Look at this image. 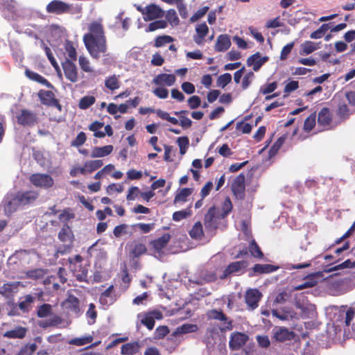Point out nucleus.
<instances>
[{"mask_svg":"<svg viewBox=\"0 0 355 355\" xmlns=\"http://www.w3.org/2000/svg\"><path fill=\"white\" fill-rule=\"evenodd\" d=\"M171 237L170 234L165 233L161 237L151 241V245L157 252H160L166 246L171 239Z\"/></svg>","mask_w":355,"mask_h":355,"instance_id":"nucleus-31","label":"nucleus"},{"mask_svg":"<svg viewBox=\"0 0 355 355\" xmlns=\"http://www.w3.org/2000/svg\"><path fill=\"white\" fill-rule=\"evenodd\" d=\"M274 337L277 341L284 342L292 340L294 334L286 327H280L275 331Z\"/></svg>","mask_w":355,"mask_h":355,"instance_id":"nucleus-28","label":"nucleus"},{"mask_svg":"<svg viewBox=\"0 0 355 355\" xmlns=\"http://www.w3.org/2000/svg\"><path fill=\"white\" fill-rule=\"evenodd\" d=\"M268 60V57H261L260 53L257 52L247 59V64L250 67L252 66L253 70L257 71Z\"/></svg>","mask_w":355,"mask_h":355,"instance_id":"nucleus-20","label":"nucleus"},{"mask_svg":"<svg viewBox=\"0 0 355 355\" xmlns=\"http://www.w3.org/2000/svg\"><path fill=\"white\" fill-rule=\"evenodd\" d=\"M6 213L10 214L15 212L19 207H21L17 193L8 194L3 201Z\"/></svg>","mask_w":355,"mask_h":355,"instance_id":"nucleus-14","label":"nucleus"},{"mask_svg":"<svg viewBox=\"0 0 355 355\" xmlns=\"http://www.w3.org/2000/svg\"><path fill=\"white\" fill-rule=\"evenodd\" d=\"M46 273V271L42 268H37L28 270L26 272L27 277L33 279H42Z\"/></svg>","mask_w":355,"mask_h":355,"instance_id":"nucleus-58","label":"nucleus"},{"mask_svg":"<svg viewBox=\"0 0 355 355\" xmlns=\"http://www.w3.org/2000/svg\"><path fill=\"white\" fill-rule=\"evenodd\" d=\"M70 270L73 272L77 281L80 282H87V278L88 270L85 266H83L82 264H79L73 267L71 266Z\"/></svg>","mask_w":355,"mask_h":355,"instance_id":"nucleus-26","label":"nucleus"},{"mask_svg":"<svg viewBox=\"0 0 355 355\" xmlns=\"http://www.w3.org/2000/svg\"><path fill=\"white\" fill-rule=\"evenodd\" d=\"M166 22L169 23L172 26H177L180 24V20L177 12L174 9H169L166 11L165 15Z\"/></svg>","mask_w":355,"mask_h":355,"instance_id":"nucleus-45","label":"nucleus"},{"mask_svg":"<svg viewBox=\"0 0 355 355\" xmlns=\"http://www.w3.org/2000/svg\"><path fill=\"white\" fill-rule=\"evenodd\" d=\"M64 50L71 61L77 60V52L71 41L67 40L64 43Z\"/></svg>","mask_w":355,"mask_h":355,"instance_id":"nucleus-44","label":"nucleus"},{"mask_svg":"<svg viewBox=\"0 0 355 355\" xmlns=\"http://www.w3.org/2000/svg\"><path fill=\"white\" fill-rule=\"evenodd\" d=\"M207 317L209 320H214L222 322L220 327L221 332L230 331L233 328L232 320H230L222 310L211 309L207 312Z\"/></svg>","mask_w":355,"mask_h":355,"instance_id":"nucleus-6","label":"nucleus"},{"mask_svg":"<svg viewBox=\"0 0 355 355\" xmlns=\"http://www.w3.org/2000/svg\"><path fill=\"white\" fill-rule=\"evenodd\" d=\"M41 103L49 107H55L59 112H62V106L59 100L55 98V94L50 90H40L38 93Z\"/></svg>","mask_w":355,"mask_h":355,"instance_id":"nucleus-10","label":"nucleus"},{"mask_svg":"<svg viewBox=\"0 0 355 355\" xmlns=\"http://www.w3.org/2000/svg\"><path fill=\"white\" fill-rule=\"evenodd\" d=\"M193 191V188H182L178 190L173 199V205H177L180 202H186L188 198L192 194Z\"/></svg>","mask_w":355,"mask_h":355,"instance_id":"nucleus-27","label":"nucleus"},{"mask_svg":"<svg viewBox=\"0 0 355 355\" xmlns=\"http://www.w3.org/2000/svg\"><path fill=\"white\" fill-rule=\"evenodd\" d=\"M262 296V293L257 288L248 289L245 294V302L248 309L251 311L256 309Z\"/></svg>","mask_w":355,"mask_h":355,"instance_id":"nucleus-11","label":"nucleus"},{"mask_svg":"<svg viewBox=\"0 0 355 355\" xmlns=\"http://www.w3.org/2000/svg\"><path fill=\"white\" fill-rule=\"evenodd\" d=\"M75 218V214L71 208H65L62 212L58 216V219L64 224L67 223Z\"/></svg>","mask_w":355,"mask_h":355,"instance_id":"nucleus-49","label":"nucleus"},{"mask_svg":"<svg viewBox=\"0 0 355 355\" xmlns=\"http://www.w3.org/2000/svg\"><path fill=\"white\" fill-rule=\"evenodd\" d=\"M62 67L64 76L67 80L71 83H76L78 81V69L73 61H71L67 58L64 62L62 63Z\"/></svg>","mask_w":355,"mask_h":355,"instance_id":"nucleus-16","label":"nucleus"},{"mask_svg":"<svg viewBox=\"0 0 355 355\" xmlns=\"http://www.w3.org/2000/svg\"><path fill=\"white\" fill-rule=\"evenodd\" d=\"M167 22L164 20H156L148 24L146 31L153 32L157 29H164L167 27Z\"/></svg>","mask_w":355,"mask_h":355,"instance_id":"nucleus-51","label":"nucleus"},{"mask_svg":"<svg viewBox=\"0 0 355 355\" xmlns=\"http://www.w3.org/2000/svg\"><path fill=\"white\" fill-rule=\"evenodd\" d=\"M79 65L80 69L85 71V72H92L93 69L90 66V62L89 60L84 57V56H80L78 59Z\"/></svg>","mask_w":355,"mask_h":355,"instance_id":"nucleus-62","label":"nucleus"},{"mask_svg":"<svg viewBox=\"0 0 355 355\" xmlns=\"http://www.w3.org/2000/svg\"><path fill=\"white\" fill-rule=\"evenodd\" d=\"M96 98L93 96H85L80 98L78 107L81 110H86L94 104Z\"/></svg>","mask_w":355,"mask_h":355,"instance_id":"nucleus-48","label":"nucleus"},{"mask_svg":"<svg viewBox=\"0 0 355 355\" xmlns=\"http://www.w3.org/2000/svg\"><path fill=\"white\" fill-rule=\"evenodd\" d=\"M248 250L252 257L259 259H263L264 254L254 239L250 242Z\"/></svg>","mask_w":355,"mask_h":355,"instance_id":"nucleus-40","label":"nucleus"},{"mask_svg":"<svg viewBox=\"0 0 355 355\" xmlns=\"http://www.w3.org/2000/svg\"><path fill=\"white\" fill-rule=\"evenodd\" d=\"M105 85L109 89L113 91L120 87V83L116 76L108 77L105 81Z\"/></svg>","mask_w":355,"mask_h":355,"instance_id":"nucleus-54","label":"nucleus"},{"mask_svg":"<svg viewBox=\"0 0 355 355\" xmlns=\"http://www.w3.org/2000/svg\"><path fill=\"white\" fill-rule=\"evenodd\" d=\"M67 308L70 311L78 313L80 312V301L78 298L73 295H69L65 301Z\"/></svg>","mask_w":355,"mask_h":355,"instance_id":"nucleus-37","label":"nucleus"},{"mask_svg":"<svg viewBox=\"0 0 355 355\" xmlns=\"http://www.w3.org/2000/svg\"><path fill=\"white\" fill-rule=\"evenodd\" d=\"M232 209L233 205L231 199L230 197L227 196L221 205V213L220 214V218H225L232 211Z\"/></svg>","mask_w":355,"mask_h":355,"instance_id":"nucleus-46","label":"nucleus"},{"mask_svg":"<svg viewBox=\"0 0 355 355\" xmlns=\"http://www.w3.org/2000/svg\"><path fill=\"white\" fill-rule=\"evenodd\" d=\"M232 81V76L229 73L220 75L217 79V85L221 88H225Z\"/></svg>","mask_w":355,"mask_h":355,"instance_id":"nucleus-59","label":"nucleus"},{"mask_svg":"<svg viewBox=\"0 0 355 355\" xmlns=\"http://www.w3.org/2000/svg\"><path fill=\"white\" fill-rule=\"evenodd\" d=\"M231 46L230 37L225 35H220L215 44V51L217 52H224L227 51Z\"/></svg>","mask_w":355,"mask_h":355,"instance_id":"nucleus-25","label":"nucleus"},{"mask_svg":"<svg viewBox=\"0 0 355 355\" xmlns=\"http://www.w3.org/2000/svg\"><path fill=\"white\" fill-rule=\"evenodd\" d=\"M86 316L89 319V324H93L95 323L97 318V311H96V306L94 304L90 303L89 304V309L86 312Z\"/></svg>","mask_w":355,"mask_h":355,"instance_id":"nucleus-52","label":"nucleus"},{"mask_svg":"<svg viewBox=\"0 0 355 355\" xmlns=\"http://www.w3.org/2000/svg\"><path fill=\"white\" fill-rule=\"evenodd\" d=\"M35 297L31 295L24 296V300L19 302L18 306L24 313H27L31 309V304L34 302Z\"/></svg>","mask_w":355,"mask_h":355,"instance_id":"nucleus-43","label":"nucleus"},{"mask_svg":"<svg viewBox=\"0 0 355 355\" xmlns=\"http://www.w3.org/2000/svg\"><path fill=\"white\" fill-rule=\"evenodd\" d=\"M329 26L328 24H323L321 26L314 32H313L310 37L312 39H320L322 38L326 32L329 30Z\"/></svg>","mask_w":355,"mask_h":355,"instance_id":"nucleus-57","label":"nucleus"},{"mask_svg":"<svg viewBox=\"0 0 355 355\" xmlns=\"http://www.w3.org/2000/svg\"><path fill=\"white\" fill-rule=\"evenodd\" d=\"M17 288V284L11 282L4 284L0 288V294L6 297H10L13 295L15 290Z\"/></svg>","mask_w":355,"mask_h":355,"instance_id":"nucleus-42","label":"nucleus"},{"mask_svg":"<svg viewBox=\"0 0 355 355\" xmlns=\"http://www.w3.org/2000/svg\"><path fill=\"white\" fill-rule=\"evenodd\" d=\"M272 315L281 320H288L290 318H293L295 315V313L292 309L286 308L282 309L281 311L273 309L272 310Z\"/></svg>","mask_w":355,"mask_h":355,"instance_id":"nucleus-33","label":"nucleus"},{"mask_svg":"<svg viewBox=\"0 0 355 355\" xmlns=\"http://www.w3.org/2000/svg\"><path fill=\"white\" fill-rule=\"evenodd\" d=\"M155 224L152 223H136L132 225V227H138L144 234H147L155 228Z\"/></svg>","mask_w":355,"mask_h":355,"instance_id":"nucleus-60","label":"nucleus"},{"mask_svg":"<svg viewBox=\"0 0 355 355\" xmlns=\"http://www.w3.org/2000/svg\"><path fill=\"white\" fill-rule=\"evenodd\" d=\"M333 114L329 107H322L318 114V125L324 130H330L333 128Z\"/></svg>","mask_w":355,"mask_h":355,"instance_id":"nucleus-13","label":"nucleus"},{"mask_svg":"<svg viewBox=\"0 0 355 355\" xmlns=\"http://www.w3.org/2000/svg\"><path fill=\"white\" fill-rule=\"evenodd\" d=\"M147 251L146 247L144 244L134 241L132 244V248L130 254L132 257L137 258L144 254Z\"/></svg>","mask_w":355,"mask_h":355,"instance_id":"nucleus-36","label":"nucleus"},{"mask_svg":"<svg viewBox=\"0 0 355 355\" xmlns=\"http://www.w3.org/2000/svg\"><path fill=\"white\" fill-rule=\"evenodd\" d=\"M37 349L35 343L26 345L17 355H32Z\"/></svg>","mask_w":355,"mask_h":355,"instance_id":"nucleus-64","label":"nucleus"},{"mask_svg":"<svg viewBox=\"0 0 355 355\" xmlns=\"http://www.w3.org/2000/svg\"><path fill=\"white\" fill-rule=\"evenodd\" d=\"M28 180L36 188L43 189H49L54 184L53 178L47 173H33L29 176Z\"/></svg>","mask_w":355,"mask_h":355,"instance_id":"nucleus-7","label":"nucleus"},{"mask_svg":"<svg viewBox=\"0 0 355 355\" xmlns=\"http://www.w3.org/2000/svg\"><path fill=\"white\" fill-rule=\"evenodd\" d=\"M25 74L26 77H28L29 79L33 81H35L37 83H39L46 86L51 85L50 83L44 77L28 69H26Z\"/></svg>","mask_w":355,"mask_h":355,"instance_id":"nucleus-38","label":"nucleus"},{"mask_svg":"<svg viewBox=\"0 0 355 355\" xmlns=\"http://www.w3.org/2000/svg\"><path fill=\"white\" fill-rule=\"evenodd\" d=\"M44 51L46 53V55L48 58V60H49V62H51V65L53 66V67L55 69V70L58 72V73H60V67L58 64V62H56L51 51V49L47 46H44Z\"/></svg>","mask_w":355,"mask_h":355,"instance_id":"nucleus-56","label":"nucleus"},{"mask_svg":"<svg viewBox=\"0 0 355 355\" xmlns=\"http://www.w3.org/2000/svg\"><path fill=\"white\" fill-rule=\"evenodd\" d=\"M315 120H316V113H312L309 116H308L304 123V130L306 132H310L313 130V128L315 125Z\"/></svg>","mask_w":355,"mask_h":355,"instance_id":"nucleus-53","label":"nucleus"},{"mask_svg":"<svg viewBox=\"0 0 355 355\" xmlns=\"http://www.w3.org/2000/svg\"><path fill=\"white\" fill-rule=\"evenodd\" d=\"M196 35L193 36L194 42L201 45L204 43L205 37L209 33V28L205 22L198 24L196 27Z\"/></svg>","mask_w":355,"mask_h":355,"instance_id":"nucleus-22","label":"nucleus"},{"mask_svg":"<svg viewBox=\"0 0 355 355\" xmlns=\"http://www.w3.org/2000/svg\"><path fill=\"white\" fill-rule=\"evenodd\" d=\"M93 340V337L90 335L82 337V338H75L69 341V344L76 345V346H83L86 344L92 343Z\"/></svg>","mask_w":355,"mask_h":355,"instance_id":"nucleus-50","label":"nucleus"},{"mask_svg":"<svg viewBox=\"0 0 355 355\" xmlns=\"http://www.w3.org/2000/svg\"><path fill=\"white\" fill-rule=\"evenodd\" d=\"M318 49L315 44L311 41H306L301 45L300 55H309Z\"/></svg>","mask_w":355,"mask_h":355,"instance_id":"nucleus-47","label":"nucleus"},{"mask_svg":"<svg viewBox=\"0 0 355 355\" xmlns=\"http://www.w3.org/2000/svg\"><path fill=\"white\" fill-rule=\"evenodd\" d=\"M58 237L61 242L67 243V244L59 246L57 252L60 254L69 252L73 247L74 235L68 224L63 225L58 233Z\"/></svg>","mask_w":355,"mask_h":355,"instance_id":"nucleus-3","label":"nucleus"},{"mask_svg":"<svg viewBox=\"0 0 355 355\" xmlns=\"http://www.w3.org/2000/svg\"><path fill=\"white\" fill-rule=\"evenodd\" d=\"M245 176L241 173L237 175L232 181L231 185V190L236 197L239 200H243L245 196Z\"/></svg>","mask_w":355,"mask_h":355,"instance_id":"nucleus-9","label":"nucleus"},{"mask_svg":"<svg viewBox=\"0 0 355 355\" xmlns=\"http://www.w3.org/2000/svg\"><path fill=\"white\" fill-rule=\"evenodd\" d=\"M156 114L162 119L166 120L173 125H178L179 123V121L176 118L170 116L168 112L160 109L156 110Z\"/></svg>","mask_w":355,"mask_h":355,"instance_id":"nucleus-55","label":"nucleus"},{"mask_svg":"<svg viewBox=\"0 0 355 355\" xmlns=\"http://www.w3.org/2000/svg\"><path fill=\"white\" fill-rule=\"evenodd\" d=\"M103 165V162L101 159H94L87 161L85 162L84 166L83 167H76L73 168L70 175L73 177L76 175V170L80 171V173L82 175H85L87 173H92L94 171L100 168Z\"/></svg>","mask_w":355,"mask_h":355,"instance_id":"nucleus-12","label":"nucleus"},{"mask_svg":"<svg viewBox=\"0 0 355 355\" xmlns=\"http://www.w3.org/2000/svg\"><path fill=\"white\" fill-rule=\"evenodd\" d=\"M46 11L48 13L58 15L73 12L71 4L67 3L60 0H53L49 2L46 7Z\"/></svg>","mask_w":355,"mask_h":355,"instance_id":"nucleus-8","label":"nucleus"},{"mask_svg":"<svg viewBox=\"0 0 355 355\" xmlns=\"http://www.w3.org/2000/svg\"><path fill=\"white\" fill-rule=\"evenodd\" d=\"M177 330L180 334H187L196 331L198 327L196 324H184L178 327Z\"/></svg>","mask_w":355,"mask_h":355,"instance_id":"nucleus-63","label":"nucleus"},{"mask_svg":"<svg viewBox=\"0 0 355 355\" xmlns=\"http://www.w3.org/2000/svg\"><path fill=\"white\" fill-rule=\"evenodd\" d=\"M175 80V76L173 74L160 73L154 78L153 82L157 85L172 86Z\"/></svg>","mask_w":355,"mask_h":355,"instance_id":"nucleus-23","label":"nucleus"},{"mask_svg":"<svg viewBox=\"0 0 355 355\" xmlns=\"http://www.w3.org/2000/svg\"><path fill=\"white\" fill-rule=\"evenodd\" d=\"M26 334V329L24 327H17L15 329L6 331L4 336L9 338H23Z\"/></svg>","mask_w":355,"mask_h":355,"instance_id":"nucleus-41","label":"nucleus"},{"mask_svg":"<svg viewBox=\"0 0 355 355\" xmlns=\"http://www.w3.org/2000/svg\"><path fill=\"white\" fill-rule=\"evenodd\" d=\"M52 306L49 304H43L38 306L37 310V316L40 318L51 316L50 318L40 321L38 324L42 329H46L52 327H58L63 322L62 317L58 315H52Z\"/></svg>","mask_w":355,"mask_h":355,"instance_id":"nucleus-2","label":"nucleus"},{"mask_svg":"<svg viewBox=\"0 0 355 355\" xmlns=\"http://www.w3.org/2000/svg\"><path fill=\"white\" fill-rule=\"evenodd\" d=\"M162 318V312L155 310L144 314L141 319V322L149 330H152L155 326V320H161Z\"/></svg>","mask_w":355,"mask_h":355,"instance_id":"nucleus-18","label":"nucleus"},{"mask_svg":"<svg viewBox=\"0 0 355 355\" xmlns=\"http://www.w3.org/2000/svg\"><path fill=\"white\" fill-rule=\"evenodd\" d=\"M173 41V38L169 35H162L158 36L155 40L154 46L157 48L161 47L167 43L172 42Z\"/></svg>","mask_w":355,"mask_h":355,"instance_id":"nucleus-61","label":"nucleus"},{"mask_svg":"<svg viewBox=\"0 0 355 355\" xmlns=\"http://www.w3.org/2000/svg\"><path fill=\"white\" fill-rule=\"evenodd\" d=\"M15 118L17 123L24 127H33L39 122L37 114L27 109L19 110Z\"/></svg>","mask_w":355,"mask_h":355,"instance_id":"nucleus-5","label":"nucleus"},{"mask_svg":"<svg viewBox=\"0 0 355 355\" xmlns=\"http://www.w3.org/2000/svg\"><path fill=\"white\" fill-rule=\"evenodd\" d=\"M192 205H189L185 209L175 211L173 214L172 218L174 221L179 222L191 216L193 214L191 210Z\"/></svg>","mask_w":355,"mask_h":355,"instance_id":"nucleus-39","label":"nucleus"},{"mask_svg":"<svg viewBox=\"0 0 355 355\" xmlns=\"http://www.w3.org/2000/svg\"><path fill=\"white\" fill-rule=\"evenodd\" d=\"M248 339V336L245 333L233 332L230 336L229 342L230 348L232 350H239L245 345Z\"/></svg>","mask_w":355,"mask_h":355,"instance_id":"nucleus-15","label":"nucleus"},{"mask_svg":"<svg viewBox=\"0 0 355 355\" xmlns=\"http://www.w3.org/2000/svg\"><path fill=\"white\" fill-rule=\"evenodd\" d=\"M351 112L345 102H340L336 110V115L341 121H346L351 115Z\"/></svg>","mask_w":355,"mask_h":355,"instance_id":"nucleus-35","label":"nucleus"},{"mask_svg":"<svg viewBox=\"0 0 355 355\" xmlns=\"http://www.w3.org/2000/svg\"><path fill=\"white\" fill-rule=\"evenodd\" d=\"M114 286H110L104 292H103L99 297V302L103 306H110L115 301V296L112 294Z\"/></svg>","mask_w":355,"mask_h":355,"instance_id":"nucleus-24","label":"nucleus"},{"mask_svg":"<svg viewBox=\"0 0 355 355\" xmlns=\"http://www.w3.org/2000/svg\"><path fill=\"white\" fill-rule=\"evenodd\" d=\"M189 236L195 240L200 241L204 237L203 227L200 221L194 223L189 232Z\"/></svg>","mask_w":355,"mask_h":355,"instance_id":"nucleus-34","label":"nucleus"},{"mask_svg":"<svg viewBox=\"0 0 355 355\" xmlns=\"http://www.w3.org/2000/svg\"><path fill=\"white\" fill-rule=\"evenodd\" d=\"M113 150L112 145H107L102 147H94L93 148L91 153V157H103L109 155Z\"/></svg>","mask_w":355,"mask_h":355,"instance_id":"nucleus-30","label":"nucleus"},{"mask_svg":"<svg viewBox=\"0 0 355 355\" xmlns=\"http://www.w3.org/2000/svg\"><path fill=\"white\" fill-rule=\"evenodd\" d=\"M87 29L83 37L84 44L90 55L98 60L107 50L104 26L101 20H96L89 24Z\"/></svg>","mask_w":355,"mask_h":355,"instance_id":"nucleus-1","label":"nucleus"},{"mask_svg":"<svg viewBox=\"0 0 355 355\" xmlns=\"http://www.w3.org/2000/svg\"><path fill=\"white\" fill-rule=\"evenodd\" d=\"M279 268V266H276L271 264H260L256 263L253 268V272L256 274H268L276 271Z\"/></svg>","mask_w":355,"mask_h":355,"instance_id":"nucleus-32","label":"nucleus"},{"mask_svg":"<svg viewBox=\"0 0 355 355\" xmlns=\"http://www.w3.org/2000/svg\"><path fill=\"white\" fill-rule=\"evenodd\" d=\"M247 266V262L245 261H235L230 263L224 270L223 275L220 277L221 279H225L232 273L239 272L242 268Z\"/></svg>","mask_w":355,"mask_h":355,"instance_id":"nucleus-21","label":"nucleus"},{"mask_svg":"<svg viewBox=\"0 0 355 355\" xmlns=\"http://www.w3.org/2000/svg\"><path fill=\"white\" fill-rule=\"evenodd\" d=\"M164 10H162L159 6L151 3L145 7V17L144 21H149L156 19H159L164 17Z\"/></svg>","mask_w":355,"mask_h":355,"instance_id":"nucleus-17","label":"nucleus"},{"mask_svg":"<svg viewBox=\"0 0 355 355\" xmlns=\"http://www.w3.org/2000/svg\"><path fill=\"white\" fill-rule=\"evenodd\" d=\"M220 219L222 218L218 214L217 208L215 206L209 207L205 215L204 224L206 231L210 233L211 236L215 235L216 231L218 228Z\"/></svg>","mask_w":355,"mask_h":355,"instance_id":"nucleus-4","label":"nucleus"},{"mask_svg":"<svg viewBox=\"0 0 355 355\" xmlns=\"http://www.w3.org/2000/svg\"><path fill=\"white\" fill-rule=\"evenodd\" d=\"M140 349V345L138 342L128 343L121 346V354L123 355H134L137 354Z\"/></svg>","mask_w":355,"mask_h":355,"instance_id":"nucleus-29","label":"nucleus"},{"mask_svg":"<svg viewBox=\"0 0 355 355\" xmlns=\"http://www.w3.org/2000/svg\"><path fill=\"white\" fill-rule=\"evenodd\" d=\"M21 206H26L34 203L39 198V192L34 190L19 191L17 192Z\"/></svg>","mask_w":355,"mask_h":355,"instance_id":"nucleus-19","label":"nucleus"}]
</instances>
